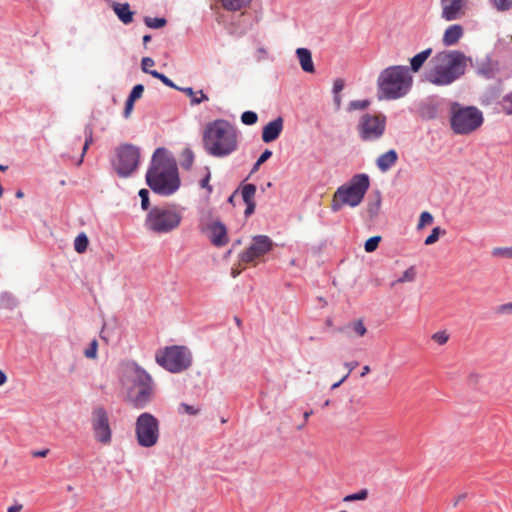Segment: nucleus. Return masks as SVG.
Segmentation results:
<instances>
[{
	"label": "nucleus",
	"mask_w": 512,
	"mask_h": 512,
	"mask_svg": "<svg viewBox=\"0 0 512 512\" xmlns=\"http://www.w3.org/2000/svg\"><path fill=\"white\" fill-rule=\"evenodd\" d=\"M134 102L133 100L127 98L126 100V103H125V108H124V112H123V115L125 118H129L132 111H133V108H134Z\"/></svg>",
	"instance_id": "nucleus-49"
},
{
	"label": "nucleus",
	"mask_w": 512,
	"mask_h": 512,
	"mask_svg": "<svg viewBox=\"0 0 512 512\" xmlns=\"http://www.w3.org/2000/svg\"><path fill=\"white\" fill-rule=\"evenodd\" d=\"M369 177L366 174L355 175L347 184L340 186L334 194L332 210L339 211L343 205L358 206L369 188Z\"/></svg>",
	"instance_id": "nucleus-6"
},
{
	"label": "nucleus",
	"mask_w": 512,
	"mask_h": 512,
	"mask_svg": "<svg viewBox=\"0 0 512 512\" xmlns=\"http://www.w3.org/2000/svg\"><path fill=\"white\" fill-rule=\"evenodd\" d=\"M467 0H440L441 18L447 22L455 21L465 15Z\"/></svg>",
	"instance_id": "nucleus-16"
},
{
	"label": "nucleus",
	"mask_w": 512,
	"mask_h": 512,
	"mask_svg": "<svg viewBox=\"0 0 512 512\" xmlns=\"http://www.w3.org/2000/svg\"><path fill=\"white\" fill-rule=\"evenodd\" d=\"M22 509H23V505L22 504H15V505L10 506L7 509V512H21Z\"/></svg>",
	"instance_id": "nucleus-54"
},
{
	"label": "nucleus",
	"mask_w": 512,
	"mask_h": 512,
	"mask_svg": "<svg viewBox=\"0 0 512 512\" xmlns=\"http://www.w3.org/2000/svg\"><path fill=\"white\" fill-rule=\"evenodd\" d=\"M114 11L123 23L128 24L132 22L133 12L130 10V7L127 3L115 4Z\"/></svg>",
	"instance_id": "nucleus-24"
},
{
	"label": "nucleus",
	"mask_w": 512,
	"mask_h": 512,
	"mask_svg": "<svg viewBox=\"0 0 512 512\" xmlns=\"http://www.w3.org/2000/svg\"><path fill=\"white\" fill-rule=\"evenodd\" d=\"M464 35V29L460 24L448 26L442 36V44L445 47L456 45Z\"/></svg>",
	"instance_id": "nucleus-19"
},
{
	"label": "nucleus",
	"mask_w": 512,
	"mask_h": 512,
	"mask_svg": "<svg viewBox=\"0 0 512 512\" xmlns=\"http://www.w3.org/2000/svg\"><path fill=\"white\" fill-rule=\"evenodd\" d=\"M273 248V241L266 235L253 237L249 247L240 254V262L249 264L255 263Z\"/></svg>",
	"instance_id": "nucleus-13"
},
{
	"label": "nucleus",
	"mask_w": 512,
	"mask_h": 512,
	"mask_svg": "<svg viewBox=\"0 0 512 512\" xmlns=\"http://www.w3.org/2000/svg\"><path fill=\"white\" fill-rule=\"evenodd\" d=\"M432 340L439 345H444L449 339V335L445 331H438L432 335Z\"/></svg>",
	"instance_id": "nucleus-44"
},
{
	"label": "nucleus",
	"mask_w": 512,
	"mask_h": 512,
	"mask_svg": "<svg viewBox=\"0 0 512 512\" xmlns=\"http://www.w3.org/2000/svg\"><path fill=\"white\" fill-rule=\"evenodd\" d=\"M441 234L444 235L445 231L442 230L440 227L433 228L431 234L424 241L425 245H432L436 243Z\"/></svg>",
	"instance_id": "nucleus-36"
},
{
	"label": "nucleus",
	"mask_w": 512,
	"mask_h": 512,
	"mask_svg": "<svg viewBox=\"0 0 512 512\" xmlns=\"http://www.w3.org/2000/svg\"><path fill=\"white\" fill-rule=\"evenodd\" d=\"M272 155V152L266 149L258 158V165H262L265 161H267Z\"/></svg>",
	"instance_id": "nucleus-51"
},
{
	"label": "nucleus",
	"mask_w": 512,
	"mask_h": 512,
	"mask_svg": "<svg viewBox=\"0 0 512 512\" xmlns=\"http://www.w3.org/2000/svg\"><path fill=\"white\" fill-rule=\"evenodd\" d=\"M157 363L172 373H179L190 367L192 356L184 346L167 347L156 354Z\"/></svg>",
	"instance_id": "nucleus-9"
},
{
	"label": "nucleus",
	"mask_w": 512,
	"mask_h": 512,
	"mask_svg": "<svg viewBox=\"0 0 512 512\" xmlns=\"http://www.w3.org/2000/svg\"><path fill=\"white\" fill-rule=\"evenodd\" d=\"M491 255L495 258L512 259V246H510V247H495L492 249Z\"/></svg>",
	"instance_id": "nucleus-29"
},
{
	"label": "nucleus",
	"mask_w": 512,
	"mask_h": 512,
	"mask_svg": "<svg viewBox=\"0 0 512 512\" xmlns=\"http://www.w3.org/2000/svg\"><path fill=\"white\" fill-rule=\"evenodd\" d=\"M370 101L369 100H354L351 101L348 105L349 111H355V110H365L369 107Z\"/></svg>",
	"instance_id": "nucleus-38"
},
{
	"label": "nucleus",
	"mask_w": 512,
	"mask_h": 512,
	"mask_svg": "<svg viewBox=\"0 0 512 512\" xmlns=\"http://www.w3.org/2000/svg\"><path fill=\"white\" fill-rule=\"evenodd\" d=\"M347 377H348V374L344 375V377L340 381H338L337 383H334L332 385V389L339 387L346 380Z\"/></svg>",
	"instance_id": "nucleus-61"
},
{
	"label": "nucleus",
	"mask_w": 512,
	"mask_h": 512,
	"mask_svg": "<svg viewBox=\"0 0 512 512\" xmlns=\"http://www.w3.org/2000/svg\"><path fill=\"white\" fill-rule=\"evenodd\" d=\"M493 4L499 11H505L512 8V0H493Z\"/></svg>",
	"instance_id": "nucleus-46"
},
{
	"label": "nucleus",
	"mask_w": 512,
	"mask_h": 512,
	"mask_svg": "<svg viewBox=\"0 0 512 512\" xmlns=\"http://www.w3.org/2000/svg\"><path fill=\"white\" fill-rule=\"evenodd\" d=\"M433 220H434V218L430 212H427V211L422 212L420 215V218H419L417 229L421 230L425 226L432 224Z\"/></svg>",
	"instance_id": "nucleus-34"
},
{
	"label": "nucleus",
	"mask_w": 512,
	"mask_h": 512,
	"mask_svg": "<svg viewBox=\"0 0 512 512\" xmlns=\"http://www.w3.org/2000/svg\"><path fill=\"white\" fill-rule=\"evenodd\" d=\"M49 450H41V451H36L33 453V456L35 457H45L47 454H48Z\"/></svg>",
	"instance_id": "nucleus-58"
},
{
	"label": "nucleus",
	"mask_w": 512,
	"mask_h": 512,
	"mask_svg": "<svg viewBox=\"0 0 512 512\" xmlns=\"http://www.w3.org/2000/svg\"><path fill=\"white\" fill-rule=\"evenodd\" d=\"M7 381L6 374L0 369V386L4 385Z\"/></svg>",
	"instance_id": "nucleus-59"
},
{
	"label": "nucleus",
	"mask_w": 512,
	"mask_h": 512,
	"mask_svg": "<svg viewBox=\"0 0 512 512\" xmlns=\"http://www.w3.org/2000/svg\"><path fill=\"white\" fill-rule=\"evenodd\" d=\"M98 351V342L96 339L92 340L89 347L84 351V355L89 359H96Z\"/></svg>",
	"instance_id": "nucleus-42"
},
{
	"label": "nucleus",
	"mask_w": 512,
	"mask_h": 512,
	"mask_svg": "<svg viewBox=\"0 0 512 512\" xmlns=\"http://www.w3.org/2000/svg\"><path fill=\"white\" fill-rule=\"evenodd\" d=\"M194 160L193 152L190 149H185L182 152V162L181 165L185 169H189L192 166Z\"/></svg>",
	"instance_id": "nucleus-37"
},
{
	"label": "nucleus",
	"mask_w": 512,
	"mask_h": 512,
	"mask_svg": "<svg viewBox=\"0 0 512 512\" xmlns=\"http://www.w3.org/2000/svg\"><path fill=\"white\" fill-rule=\"evenodd\" d=\"M15 195H16V197H17V198H19V199H21V198H23V197H24V193H23V191H22V190H18V191L16 192V194H15Z\"/></svg>",
	"instance_id": "nucleus-64"
},
{
	"label": "nucleus",
	"mask_w": 512,
	"mask_h": 512,
	"mask_svg": "<svg viewBox=\"0 0 512 512\" xmlns=\"http://www.w3.org/2000/svg\"><path fill=\"white\" fill-rule=\"evenodd\" d=\"M144 22L149 28L158 29L165 26L166 19L145 17Z\"/></svg>",
	"instance_id": "nucleus-33"
},
{
	"label": "nucleus",
	"mask_w": 512,
	"mask_h": 512,
	"mask_svg": "<svg viewBox=\"0 0 512 512\" xmlns=\"http://www.w3.org/2000/svg\"><path fill=\"white\" fill-rule=\"evenodd\" d=\"M357 365H358V363H357V362H346V363L344 364V366H345V367L347 368V370H348L347 374L349 375Z\"/></svg>",
	"instance_id": "nucleus-55"
},
{
	"label": "nucleus",
	"mask_w": 512,
	"mask_h": 512,
	"mask_svg": "<svg viewBox=\"0 0 512 512\" xmlns=\"http://www.w3.org/2000/svg\"><path fill=\"white\" fill-rule=\"evenodd\" d=\"M127 391V400L138 409L144 408L152 399L153 383L152 378L144 381L137 387L130 388Z\"/></svg>",
	"instance_id": "nucleus-15"
},
{
	"label": "nucleus",
	"mask_w": 512,
	"mask_h": 512,
	"mask_svg": "<svg viewBox=\"0 0 512 512\" xmlns=\"http://www.w3.org/2000/svg\"><path fill=\"white\" fill-rule=\"evenodd\" d=\"M257 120H258V116L253 111H245L241 115V121L245 125H253L257 122Z\"/></svg>",
	"instance_id": "nucleus-40"
},
{
	"label": "nucleus",
	"mask_w": 512,
	"mask_h": 512,
	"mask_svg": "<svg viewBox=\"0 0 512 512\" xmlns=\"http://www.w3.org/2000/svg\"><path fill=\"white\" fill-rule=\"evenodd\" d=\"M283 130V119L278 117L263 127L262 140L265 143L275 141Z\"/></svg>",
	"instance_id": "nucleus-18"
},
{
	"label": "nucleus",
	"mask_w": 512,
	"mask_h": 512,
	"mask_svg": "<svg viewBox=\"0 0 512 512\" xmlns=\"http://www.w3.org/2000/svg\"><path fill=\"white\" fill-rule=\"evenodd\" d=\"M244 203L246 204L245 215L249 216L254 212L256 203H255V201L244 202Z\"/></svg>",
	"instance_id": "nucleus-52"
},
{
	"label": "nucleus",
	"mask_w": 512,
	"mask_h": 512,
	"mask_svg": "<svg viewBox=\"0 0 512 512\" xmlns=\"http://www.w3.org/2000/svg\"><path fill=\"white\" fill-rule=\"evenodd\" d=\"M252 0H221L222 6L228 11H238L247 5Z\"/></svg>",
	"instance_id": "nucleus-26"
},
{
	"label": "nucleus",
	"mask_w": 512,
	"mask_h": 512,
	"mask_svg": "<svg viewBox=\"0 0 512 512\" xmlns=\"http://www.w3.org/2000/svg\"><path fill=\"white\" fill-rule=\"evenodd\" d=\"M139 196L141 198V207L143 210H147L149 207V192L147 189H141L139 191Z\"/></svg>",
	"instance_id": "nucleus-47"
},
{
	"label": "nucleus",
	"mask_w": 512,
	"mask_h": 512,
	"mask_svg": "<svg viewBox=\"0 0 512 512\" xmlns=\"http://www.w3.org/2000/svg\"><path fill=\"white\" fill-rule=\"evenodd\" d=\"M155 62L152 58L150 57H144L141 61V67H142V70L145 72V73H148L150 74V67L154 66Z\"/></svg>",
	"instance_id": "nucleus-48"
},
{
	"label": "nucleus",
	"mask_w": 512,
	"mask_h": 512,
	"mask_svg": "<svg viewBox=\"0 0 512 512\" xmlns=\"http://www.w3.org/2000/svg\"><path fill=\"white\" fill-rule=\"evenodd\" d=\"M368 491L366 489H362L356 493L349 494L343 498L344 502H353V501H363L367 499Z\"/></svg>",
	"instance_id": "nucleus-32"
},
{
	"label": "nucleus",
	"mask_w": 512,
	"mask_h": 512,
	"mask_svg": "<svg viewBox=\"0 0 512 512\" xmlns=\"http://www.w3.org/2000/svg\"><path fill=\"white\" fill-rule=\"evenodd\" d=\"M181 213L172 207H154L147 214L145 225L148 230L157 233H169L179 227Z\"/></svg>",
	"instance_id": "nucleus-7"
},
{
	"label": "nucleus",
	"mask_w": 512,
	"mask_h": 512,
	"mask_svg": "<svg viewBox=\"0 0 512 512\" xmlns=\"http://www.w3.org/2000/svg\"><path fill=\"white\" fill-rule=\"evenodd\" d=\"M370 372V367L368 365H365L363 368H362V372H361V377H364L366 374H368Z\"/></svg>",
	"instance_id": "nucleus-62"
},
{
	"label": "nucleus",
	"mask_w": 512,
	"mask_h": 512,
	"mask_svg": "<svg viewBox=\"0 0 512 512\" xmlns=\"http://www.w3.org/2000/svg\"><path fill=\"white\" fill-rule=\"evenodd\" d=\"M500 311L501 312H511L512 311V302L500 306Z\"/></svg>",
	"instance_id": "nucleus-56"
},
{
	"label": "nucleus",
	"mask_w": 512,
	"mask_h": 512,
	"mask_svg": "<svg viewBox=\"0 0 512 512\" xmlns=\"http://www.w3.org/2000/svg\"><path fill=\"white\" fill-rule=\"evenodd\" d=\"M178 412L180 414H187V415H197L200 412V409L198 407H195L193 405H189L186 403H181L178 407Z\"/></svg>",
	"instance_id": "nucleus-39"
},
{
	"label": "nucleus",
	"mask_w": 512,
	"mask_h": 512,
	"mask_svg": "<svg viewBox=\"0 0 512 512\" xmlns=\"http://www.w3.org/2000/svg\"><path fill=\"white\" fill-rule=\"evenodd\" d=\"M206 152L214 157H226L238 148L236 128L226 120L218 119L208 123L203 133Z\"/></svg>",
	"instance_id": "nucleus-3"
},
{
	"label": "nucleus",
	"mask_w": 512,
	"mask_h": 512,
	"mask_svg": "<svg viewBox=\"0 0 512 512\" xmlns=\"http://www.w3.org/2000/svg\"><path fill=\"white\" fill-rule=\"evenodd\" d=\"M149 378L151 376L135 362H128L122 366L120 382L126 390L137 387Z\"/></svg>",
	"instance_id": "nucleus-14"
},
{
	"label": "nucleus",
	"mask_w": 512,
	"mask_h": 512,
	"mask_svg": "<svg viewBox=\"0 0 512 512\" xmlns=\"http://www.w3.org/2000/svg\"><path fill=\"white\" fill-rule=\"evenodd\" d=\"M181 91H183L187 96L191 98V104L197 105L200 104L203 101H207L208 97L202 90L198 92H194L191 87L181 88Z\"/></svg>",
	"instance_id": "nucleus-25"
},
{
	"label": "nucleus",
	"mask_w": 512,
	"mask_h": 512,
	"mask_svg": "<svg viewBox=\"0 0 512 512\" xmlns=\"http://www.w3.org/2000/svg\"><path fill=\"white\" fill-rule=\"evenodd\" d=\"M240 272H241L240 270L233 268L231 271V275H232V277L235 278L240 274Z\"/></svg>",
	"instance_id": "nucleus-63"
},
{
	"label": "nucleus",
	"mask_w": 512,
	"mask_h": 512,
	"mask_svg": "<svg viewBox=\"0 0 512 512\" xmlns=\"http://www.w3.org/2000/svg\"><path fill=\"white\" fill-rule=\"evenodd\" d=\"M484 117L475 106H463L454 102L450 106V127L456 135H469L479 129Z\"/></svg>",
	"instance_id": "nucleus-5"
},
{
	"label": "nucleus",
	"mask_w": 512,
	"mask_h": 512,
	"mask_svg": "<svg viewBox=\"0 0 512 512\" xmlns=\"http://www.w3.org/2000/svg\"><path fill=\"white\" fill-rule=\"evenodd\" d=\"M467 497L466 493L459 494L454 501V506H457L461 501H463Z\"/></svg>",
	"instance_id": "nucleus-57"
},
{
	"label": "nucleus",
	"mask_w": 512,
	"mask_h": 512,
	"mask_svg": "<svg viewBox=\"0 0 512 512\" xmlns=\"http://www.w3.org/2000/svg\"><path fill=\"white\" fill-rule=\"evenodd\" d=\"M296 55L303 71L313 73L315 71L312 54L307 48H298Z\"/></svg>",
	"instance_id": "nucleus-21"
},
{
	"label": "nucleus",
	"mask_w": 512,
	"mask_h": 512,
	"mask_svg": "<svg viewBox=\"0 0 512 512\" xmlns=\"http://www.w3.org/2000/svg\"><path fill=\"white\" fill-rule=\"evenodd\" d=\"M344 88V81L342 79H337L334 81L333 84V93L334 94H340V92Z\"/></svg>",
	"instance_id": "nucleus-50"
},
{
	"label": "nucleus",
	"mask_w": 512,
	"mask_h": 512,
	"mask_svg": "<svg viewBox=\"0 0 512 512\" xmlns=\"http://www.w3.org/2000/svg\"><path fill=\"white\" fill-rule=\"evenodd\" d=\"M135 438L142 448H152L160 438L159 420L151 413L140 414L135 421Z\"/></svg>",
	"instance_id": "nucleus-8"
},
{
	"label": "nucleus",
	"mask_w": 512,
	"mask_h": 512,
	"mask_svg": "<svg viewBox=\"0 0 512 512\" xmlns=\"http://www.w3.org/2000/svg\"><path fill=\"white\" fill-rule=\"evenodd\" d=\"M208 237L211 243L217 247L228 243L226 227L219 221H215L208 226Z\"/></svg>",
	"instance_id": "nucleus-17"
},
{
	"label": "nucleus",
	"mask_w": 512,
	"mask_h": 512,
	"mask_svg": "<svg viewBox=\"0 0 512 512\" xmlns=\"http://www.w3.org/2000/svg\"><path fill=\"white\" fill-rule=\"evenodd\" d=\"M412 82L413 78L408 67L390 66L378 77L379 98L389 100L401 98L409 92Z\"/></svg>",
	"instance_id": "nucleus-4"
},
{
	"label": "nucleus",
	"mask_w": 512,
	"mask_h": 512,
	"mask_svg": "<svg viewBox=\"0 0 512 512\" xmlns=\"http://www.w3.org/2000/svg\"><path fill=\"white\" fill-rule=\"evenodd\" d=\"M85 136H86L85 143H84V146L82 149L81 159H80L79 163L82 162V159H83L89 145L93 142V130H92L91 126H87L85 128Z\"/></svg>",
	"instance_id": "nucleus-35"
},
{
	"label": "nucleus",
	"mask_w": 512,
	"mask_h": 512,
	"mask_svg": "<svg viewBox=\"0 0 512 512\" xmlns=\"http://www.w3.org/2000/svg\"><path fill=\"white\" fill-rule=\"evenodd\" d=\"M416 275H417V272H416V269L414 266H411L409 267L408 269H406L403 274L401 275V277H399L398 279H396L393 283H392V286H395L397 284H402V283H409V282H413L415 279H416Z\"/></svg>",
	"instance_id": "nucleus-27"
},
{
	"label": "nucleus",
	"mask_w": 512,
	"mask_h": 512,
	"mask_svg": "<svg viewBox=\"0 0 512 512\" xmlns=\"http://www.w3.org/2000/svg\"><path fill=\"white\" fill-rule=\"evenodd\" d=\"M335 105L337 108L341 106V96L339 94H335L334 96Z\"/></svg>",
	"instance_id": "nucleus-60"
},
{
	"label": "nucleus",
	"mask_w": 512,
	"mask_h": 512,
	"mask_svg": "<svg viewBox=\"0 0 512 512\" xmlns=\"http://www.w3.org/2000/svg\"><path fill=\"white\" fill-rule=\"evenodd\" d=\"M139 160V149L131 144H125L117 149L113 167L120 177H128L137 169Z\"/></svg>",
	"instance_id": "nucleus-10"
},
{
	"label": "nucleus",
	"mask_w": 512,
	"mask_h": 512,
	"mask_svg": "<svg viewBox=\"0 0 512 512\" xmlns=\"http://www.w3.org/2000/svg\"><path fill=\"white\" fill-rule=\"evenodd\" d=\"M398 155L395 150H389L377 158V166L382 172L388 171L397 161Z\"/></svg>",
	"instance_id": "nucleus-22"
},
{
	"label": "nucleus",
	"mask_w": 512,
	"mask_h": 512,
	"mask_svg": "<svg viewBox=\"0 0 512 512\" xmlns=\"http://www.w3.org/2000/svg\"><path fill=\"white\" fill-rule=\"evenodd\" d=\"M358 133L362 140L372 141L380 138L385 130V118L365 114L363 115L357 125Z\"/></svg>",
	"instance_id": "nucleus-12"
},
{
	"label": "nucleus",
	"mask_w": 512,
	"mask_h": 512,
	"mask_svg": "<svg viewBox=\"0 0 512 512\" xmlns=\"http://www.w3.org/2000/svg\"><path fill=\"white\" fill-rule=\"evenodd\" d=\"M431 53H432V49L427 48V49L421 51L420 53L416 54L415 56H413L410 60L411 70L413 72H418L421 69V67L423 66L424 62L430 57Z\"/></svg>",
	"instance_id": "nucleus-23"
},
{
	"label": "nucleus",
	"mask_w": 512,
	"mask_h": 512,
	"mask_svg": "<svg viewBox=\"0 0 512 512\" xmlns=\"http://www.w3.org/2000/svg\"><path fill=\"white\" fill-rule=\"evenodd\" d=\"M469 58L460 50H442L430 60L426 80L436 86H448L466 72Z\"/></svg>",
	"instance_id": "nucleus-1"
},
{
	"label": "nucleus",
	"mask_w": 512,
	"mask_h": 512,
	"mask_svg": "<svg viewBox=\"0 0 512 512\" xmlns=\"http://www.w3.org/2000/svg\"><path fill=\"white\" fill-rule=\"evenodd\" d=\"M256 194V186L254 184H246L242 187L241 195L244 202L254 201Z\"/></svg>",
	"instance_id": "nucleus-30"
},
{
	"label": "nucleus",
	"mask_w": 512,
	"mask_h": 512,
	"mask_svg": "<svg viewBox=\"0 0 512 512\" xmlns=\"http://www.w3.org/2000/svg\"><path fill=\"white\" fill-rule=\"evenodd\" d=\"M500 107L507 115H512V92L502 97Z\"/></svg>",
	"instance_id": "nucleus-31"
},
{
	"label": "nucleus",
	"mask_w": 512,
	"mask_h": 512,
	"mask_svg": "<svg viewBox=\"0 0 512 512\" xmlns=\"http://www.w3.org/2000/svg\"><path fill=\"white\" fill-rule=\"evenodd\" d=\"M148 186L156 193L168 196L180 187V177L174 158L164 148H157L146 174Z\"/></svg>",
	"instance_id": "nucleus-2"
},
{
	"label": "nucleus",
	"mask_w": 512,
	"mask_h": 512,
	"mask_svg": "<svg viewBox=\"0 0 512 512\" xmlns=\"http://www.w3.org/2000/svg\"><path fill=\"white\" fill-rule=\"evenodd\" d=\"M381 241V237L380 236H373L371 238H369L366 242H365V251L366 252H373L377 249L378 245H379V242Z\"/></svg>",
	"instance_id": "nucleus-41"
},
{
	"label": "nucleus",
	"mask_w": 512,
	"mask_h": 512,
	"mask_svg": "<svg viewBox=\"0 0 512 512\" xmlns=\"http://www.w3.org/2000/svg\"><path fill=\"white\" fill-rule=\"evenodd\" d=\"M339 332L345 334L347 337H363L367 333V329L363 320L358 319L339 328Z\"/></svg>",
	"instance_id": "nucleus-20"
},
{
	"label": "nucleus",
	"mask_w": 512,
	"mask_h": 512,
	"mask_svg": "<svg viewBox=\"0 0 512 512\" xmlns=\"http://www.w3.org/2000/svg\"><path fill=\"white\" fill-rule=\"evenodd\" d=\"M209 180L210 174L208 173L207 176L203 180H201L200 185L202 188H206L210 192L212 190V187L209 185Z\"/></svg>",
	"instance_id": "nucleus-53"
},
{
	"label": "nucleus",
	"mask_w": 512,
	"mask_h": 512,
	"mask_svg": "<svg viewBox=\"0 0 512 512\" xmlns=\"http://www.w3.org/2000/svg\"><path fill=\"white\" fill-rule=\"evenodd\" d=\"M150 75L159 79L164 85L168 87L177 88V86L168 77L158 71H150Z\"/></svg>",
	"instance_id": "nucleus-43"
},
{
	"label": "nucleus",
	"mask_w": 512,
	"mask_h": 512,
	"mask_svg": "<svg viewBox=\"0 0 512 512\" xmlns=\"http://www.w3.org/2000/svg\"><path fill=\"white\" fill-rule=\"evenodd\" d=\"M143 92H144V86L142 84H137L133 87L128 98L133 101H136L142 97Z\"/></svg>",
	"instance_id": "nucleus-45"
},
{
	"label": "nucleus",
	"mask_w": 512,
	"mask_h": 512,
	"mask_svg": "<svg viewBox=\"0 0 512 512\" xmlns=\"http://www.w3.org/2000/svg\"><path fill=\"white\" fill-rule=\"evenodd\" d=\"M88 237L85 233H80L74 240V249L78 253H84L88 247Z\"/></svg>",
	"instance_id": "nucleus-28"
},
{
	"label": "nucleus",
	"mask_w": 512,
	"mask_h": 512,
	"mask_svg": "<svg viewBox=\"0 0 512 512\" xmlns=\"http://www.w3.org/2000/svg\"><path fill=\"white\" fill-rule=\"evenodd\" d=\"M91 425L94 439L101 445L107 446L112 442V428L109 414L105 408L99 406L93 409Z\"/></svg>",
	"instance_id": "nucleus-11"
}]
</instances>
